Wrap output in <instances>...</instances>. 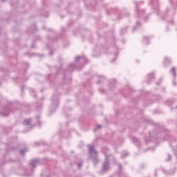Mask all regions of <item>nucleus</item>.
Returning a JSON list of instances; mask_svg holds the SVG:
<instances>
[{
	"instance_id": "423d86ee",
	"label": "nucleus",
	"mask_w": 177,
	"mask_h": 177,
	"mask_svg": "<svg viewBox=\"0 0 177 177\" xmlns=\"http://www.w3.org/2000/svg\"><path fill=\"white\" fill-rule=\"evenodd\" d=\"M24 125H30L31 124V119H26L24 120Z\"/></svg>"
},
{
	"instance_id": "1a4fd4ad",
	"label": "nucleus",
	"mask_w": 177,
	"mask_h": 177,
	"mask_svg": "<svg viewBox=\"0 0 177 177\" xmlns=\"http://www.w3.org/2000/svg\"><path fill=\"white\" fill-rule=\"evenodd\" d=\"M25 151H27V149H23V150H21L20 153L22 156H24V152Z\"/></svg>"
},
{
	"instance_id": "dca6fc26",
	"label": "nucleus",
	"mask_w": 177,
	"mask_h": 177,
	"mask_svg": "<svg viewBox=\"0 0 177 177\" xmlns=\"http://www.w3.org/2000/svg\"><path fill=\"white\" fill-rule=\"evenodd\" d=\"M141 12H142V13H144V12H145V11H144V10H141Z\"/></svg>"
},
{
	"instance_id": "f03ea898",
	"label": "nucleus",
	"mask_w": 177,
	"mask_h": 177,
	"mask_svg": "<svg viewBox=\"0 0 177 177\" xmlns=\"http://www.w3.org/2000/svg\"><path fill=\"white\" fill-rule=\"evenodd\" d=\"M106 161L104 162L103 167H102V171H107L108 169H110V166L109 165V156L107 155L105 156Z\"/></svg>"
},
{
	"instance_id": "2eb2a0df",
	"label": "nucleus",
	"mask_w": 177,
	"mask_h": 177,
	"mask_svg": "<svg viewBox=\"0 0 177 177\" xmlns=\"http://www.w3.org/2000/svg\"><path fill=\"white\" fill-rule=\"evenodd\" d=\"M78 165H79V167H81V163H79Z\"/></svg>"
},
{
	"instance_id": "f8f14e48",
	"label": "nucleus",
	"mask_w": 177,
	"mask_h": 177,
	"mask_svg": "<svg viewBox=\"0 0 177 177\" xmlns=\"http://www.w3.org/2000/svg\"><path fill=\"white\" fill-rule=\"evenodd\" d=\"M69 66H70V67H74V64H71Z\"/></svg>"
},
{
	"instance_id": "39448f33",
	"label": "nucleus",
	"mask_w": 177,
	"mask_h": 177,
	"mask_svg": "<svg viewBox=\"0 0 177 177\" xmlns=\"http://www.w3.org/2000/svg\"><path fill=\"white\" fill-rule=\"evenodd\" d=\"M170 73H171V74H173L174 77H176V68L173 67L171 68L170 70Z\"/></svg>"
},
{
	"instance_id": "f3484780",
	"label": "nucleus",
	"mask_w": 177,
	"mask_h": 177,
	"mask_svg": "<svg viewBox=\"0 0 177 177\" xmlns=\"http://www.w3.org/2000/svg\"><path fill=\"white\" fill-rule=\"evenodd\" d=\"M138 12H139V8H137Z\"/></svg>"
},
{
	"instance_id": "7ed1b4c3",
	"label": "nucleus",
	"mask_w": 177,
	"mask_h": 177,
	"mask_svg": "<svg viewBox=\"0 0 177 177\" xmlns=\"http://www.w3.org/2000/svg\"><path fill=\"white\" fill-rule=\"evenodd\" d=\"M171 63H172L171 59H169V57H165L163 62L165 67H167V66H168V64H171Z\"/></svg>"
},
{
	"instance_id": "9b49d317",
	"label": "nucleus",
	"mask_w": 177,
	"mask_h": 177,
	"mask_svg": "<svg viewBox=\"0 0 177 177\" xmlns=\"http://www.w3.org/2000/svg\"><path fill=\"white\" fill-rule=\"evenodd\" d=\"M97 129H100V128H102V125L98 124V125L97 126Z\"/></svg>"
},
{
	"instance_id": "0eeeda50",
	"label": "nucleus",
	"mask_w": 177,
	"mask_h": 177,
	"mask_svg": "<svg viewBox=\"0 0 177 177\" xmlns=\"http://www.w3.org/2000/svg\"><path fill=\"white\" fill-rule=\"evenodd\" d=\"M78 60H83V62H85V60H86V59L84 57H77L75 58V61L78 62Z\"/></svg>"
},
{
	"instance_id": "ddd939ff",
	"label": "nucleus",
	"mask_w": 177,
	"mask_h": 177,
	"mask_svg": "<svg viewBox=\"0 0 177 177\" xmlns=\"http://www.w3.org/2000/svg\"><path fill=\"white\" fill-rule=\"evenodd\" d=\"M8 111H9V110L7 109L5 111V113H8Z\"/></svg>"
},
{
	"instance_id": "6e6552de",
	"label": "nucleus",
	"mask_w": 177,
	"mask_h": 177,
	"mask_svg": "<svg viewBox=\"0 0 177 177\" xmlns=\"http://www.w3.org/2000/svg\"><path fill=\"white\" fill-rule=\"evenodd\" d=\"M148 77L149 80H152V78H154V73H150L148 75Z\"/></svg>"
},
{
	"instance_id": "20e7f679",
	"label": "nucleus",
	"mask_w": 177,
	"mask_h": 177,
	"mask_svg": "<svg viewBox=\"0 0 177 177\" xmlns=\"http://www.w3.org/2000/svg\"><path fill=\"white\" fill-rule=\"evenodd\" d=\"M39 162V160L38 159H33L31 160L30 165H31V167H32L33 168H35V167L37 166V164Z\"/></svg>"
},
{
	"instance_id": "4468645a",
	"label": "nucleus",
	"mask_w": 177,
	"mask_h": 177,
	"mask_svg": "<svg viewBox=\"0 0 177 177\" xmlns=\"http://www.w3.org/2000/svg\"><path fill=\"white\" fill-rule=\"evenodd\" d=\"M145 39H149V37H145Z\"/></svg>"
},
{
	"instance_id": "a211bd4d",
	"label": "nucleus",
	"mask_w": 177,
	"mask_h": 177,
	"mask_svg": "<svg viewBox=\"0 0 177 177\" xmlns=\"http://www.w3.org/2000/svg\"><path fill=\"white\" fill-rule=\"evenodd\" d=\"M176 109H177V106H176Z\"/></svg>"
},
{
	"instance_id": "9d476101",
	"label": "nucleus",
	"mask_w": 177,
	"mask_h": 177,
	"mask_svg": "<svg viewBox=\"0 0 177 177\" xmlns=\"http://www.w3.org/2000/svg\"><path fill=\"white\" fill-rule=\"evenodd\" d=\"M1 115H3L4 117L9 115L8 113H1Z\"/></svg>"
},
{
	"instance_id": "f257e3e1",
	"label": "nucleus",
	"mask_w": 177,
	"mask_h": 177,
	"mask_svg": "<svg viewBox=\"0 0 177 177\" xmlns=\"http://www.w3.org/2000/svg\"><path fill=\"white\" fill-rule=\"evenodd\" d=\"M88 158L90 160H93V162L94 165H96L99 162V158L97 155V151L95 149V147L93 145H88Z\"/></svg>"
}]
</instances>
